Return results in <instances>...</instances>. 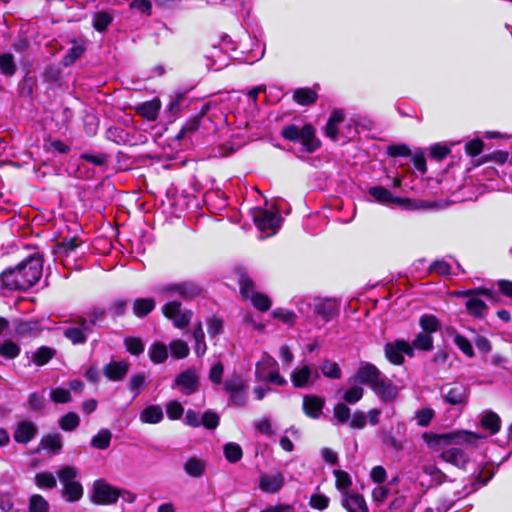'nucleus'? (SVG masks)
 Listing matches in <instances>:
<instances>
[{
	"label": "nucleus",
	"mask_w": 512,
	"mask_h": 512,
	"mask_svg": "<svg viewBox=\"0 0 512 512\" xmlns=\"http://www.w3.org/2000/svg\"><path fill=\"white\" fill-rule=\"evenodd\" d=\"M85 51L86 47L83 43H74L63 57V64L65 66L74 64L79 58L83 56Z\"/></svg>",
	"instance_id": "41"
},
{
	"label": "nucleus",
	"mask_w": 512,
	"mask_h": 512,
	"mask_svg": "<svg viewBox=\"0 0 512 512\" xmlns=\"http://www.w3.org/2000/svg\"><path fill=\"white\" fill-rule=\"evenodd\" d=\"M163 410L159 405H150L144 408L140 413L142 423L157 424L163 420Z\"/></svg>",
	"instance_id": "31"
},
{
	"label": "nucleus",
	"mask_w": 512,
	"mask_h": 512,
	"mask_svg": "<svg viewBox=\"0 0 512 512\" xmlns=\"http://www.w3.org/2000/svg\"><path fill=\"white\" fill-rule=\"evenodd\" d=\"M253 219L257 228L262 232H266L267 236L274 235L281 223V217L277 212L263 208L254 210Z\"/></svg>",
	"instance_id": "9"
},
{
	"label": "nucleus",
	"mask_w": 512,
	"mask_h": 512,
	"mask_svg": "<svg viewBox=\"0 0 512 512\" xmlns=\"http://www.w3.org/2000/svg\"><path fill=\"white\" fill-rule=\"evenodd\" d=\"M40 446L53 453H59L62 449V437L58 433L48 434L41 439Z\"/></svg>",
	"instance_id": "35"
},
{
	"label": "nucleus",
	"mask_w": 512,
	"mask_h": 512,
	"mask_svg": "<svg viewBox=\"0 0 512 512\" xmlns=\"http://www.w3.org/2000/svg\"><path fill=\"white\" fill-rule=\"evenodd\" d=\"M155 293L159 295H174L177 294L183 299H193L198 296L201 289L198 285L192 282H182L177 284H163L154 289Z\"/></svg>",
	"instance_id": "11"
},
{
	"label": "nucleus",
	"mask_w": 512,
	"mask_h": 512,
	"mask_svg": "<svg viewBox=\"0 0 512 512\" xmlns=\"http://www.w3.org/2000/svg\"><path fill=\"white\" fill-rule=\"evenodd\" d=\"M333 475L335 477V486L342 497L354 492L351 490L352 478L346 471L336 469L333 471Z\"/></svg>",
	"instance_id": "30"
},
{
	"label": "nucleus",
	"mask_w": 512,
	"mask_h": 512,
	"mask_svg": "<svg viewBox=\"0 0 512 512\" xmlns=\"http://www.w3.org/2000/svg\"><path fill=\"white\" fill-rule=\"evenodd\" d=\"M290 378L295 388H307L319 378V373L308 364H304L295 368Z\"/></svg>",
	"instance_id": "15"
},
{
	"label": "nucleus",
	"mask_w": 512,
	"mask_h": 512,
	"mask_svg": "<svg viewBox=\"0 0 512 512\" xmlns=\"http://www.w3.org/2000/svg\"><path fill=\"white\" fill-rule=\"evenodd\" d=\"M80 423L79 416L74 412H69L59 420V425L64 431L74 430Z\"/></svg>",
	"instance_id": "51"
},
{
	"label": "nucleus",
	"mask_w": 512,
	"mask_h": 512,
	"mask_svg": "<svg viewBox=\"0 0 512 512\" xmlns=\"http://www.w3.org/2000/svg\"><path fill=\"white\" fill-rule=\"evenodd\" d=\"M324 400L316 395H305L303 397V411L313 419H318L324 407Z\"/></svg>",
	"instance_id": "25"
},
{
	"label": "nucleus",
	"mask_w": 512,
	"mask_h": 512,
	"mask_svg": "<svg viewBox=\"0 0 512 512\" xmlns=\"http://www.w3.org/2000/svg\"><path fill=\"white\" fill-rule=\"evenodd\" d=\"M419 325L424 331L423 333L432 334L440 329V321L432 314H424L419 319Z\"/></svg>",
	"instance_id": "39"
},
{
	"label": "nucleus",
	"mask_w": 512,
	"mask_h": 512,
	"mask_svg": "<svg viewBox=\"0 0 512 512\" xmlns=\"http://www.w3.org/2000/svg\"><path fill=\"white\" fill-rule=\"evenodd\" d=\"M281 135L286 140L299 143L302 146V151L307 153L314 152L320 146L315 129L310 124L301 127L295 124L287 125L282 129Z\"/></svg>",
	"instance_id": "3"
},
{
	"label": "nucleus",
	"mask_w": 512,
	"mask_h": 512,
	"mask_svg": "<svg viewBox=\"0 0 512 512\" xmlns=\"http://www.w3.org/2000/svg\"><path fill=\"white\" fill-rule=\"evenodd\" d=\"M223 453L227 461L236 463L241 460L243 456L242 448L235 442L226 443L223 446Z\"/></svg>",
	"instance_id": "42"
},
{
	"label": "nucleus",
	"mask_w": 512,
	"mask_h": 512,
	"mask_svg": "<svg viewBox=\"0 0 512 512\" xmlns=\"http://www.w3.org/2000/svg\"><path fill=\"white\" fill-rule=\"evenodd\" d=\"M429 270L439 275H449L452 271V267L446 260H436L430 265Z\"/></svg>",
	"instance_id": "63"
},
{
	"label": "nucleus",
	"mask_w": 512,
	"mask_h": 512,
	"mask_svg": "<svg viewBox=\"0 0 512 512\" xmlns=\"http://www.w3.org/2000/svg\"><path fill=\"white\" fill-rule=\"evenodd\" d=\"M40 332V324L34 320L19 321L15 326V334L20 338L34 337Z\"/></svg>",
	"instance_id": "29"
},
{
	"label": "nucleus",
	"mask_w": 512,
	"mask_h": 512,
	"mask_svg": "<svg viewBox=\"0 0 512 512\" xmlns=\"http://www.w3.org/2000/svg\"><path fill=\"white\" fill-rule=\"evenodd\" d=\"M434 417V410L431 408H423L415 413L417 424L421 427H426L430 424Z\"/></svg>",
	"instance_id": "59"
},
{
	"label": "nucleus",
	"mask_w": 512,
	"mask_h": 512,
	"mask_svg": "<svg viewBox=\"0 0 512 512\" xmlns=\"http://www.w3.org/2000/svg\"><path fill=\"white\" fill-rule=\"evenodd\" d=\"M63 333L73 344H84L91 330L87 319L81 317L77 326L67 327Z\"/></svg>",
	"instance_id": "20"
},
{
	"label": "nucleus",
	"mask_w": 512,
	"mask_h": 512,
	"mask_svg": "<svg viewBox=\"0 0 512 512\" xmlns=\"http://www.w3.org/2000/svg\"><path fill=\"white\" fill-rule=\"evenodd\" d=\"M323 375L331 379H339L341 377V370L339 365L331 360H325L321 366Z\"/></svg>",
	"instance_id": "52"
},
{
	"label": "nucleus",
	"mask_w": 512,
	"mask_h": 512,
	"mask_svg": "<svg viewBox=\"0 0 512 512\" xmlns=\"http://www.w3.org/2000/svg\"><path fill=\"white\" fill-rule=\"evenodd\" d=\"M171 354L176 359L186 358L189 354L188 345L182 340H174L170 343Z\"/></svg>",
	"instance_id": "50"
},
{
	"label": "nucleus",
	"mask_w": 512,
	"mask_h": 512,
	"mask_svg": "<svg viewBox=\"0 0 512 512\" xmlns=\"http://www.w3.org/2000/svg\"><path fill=\"white\" fill-rule=\"evenodd\" d=\"M29 512H49V502L40 494H33L29 497Z\"/></svg>",
	"instance_id": "40"
},
{
	"label": "nucleus",
	"mask_w": 512,
	"mask_h": 512,
	"mask_svg": "<svg viewBox=\"0 0 512 512\" xmlns=\"http://www.w3.org/2000/svg\"><path fill=\"white\" fill-rule=\"evenodd\" d=\"M238 283L242 297L250 299L256 309L264 312L271 307L270 299L266 295L255 291L254 284L248 275L240 273Z\"/></svg>",
	"instance_id": "6"
},
{
	"label": "nucleus",
	"mask_w": 512,
	"mask_h": 512,
	"mask_svg": "<svg viewBox=\"0 0 512 512\" xmlns=\"http://www.w3.org/2000/svg\"><path fill=\"white\" fill-rule=\"evenodd\" d=\"M444 398L451 405L463 404L467 398V390L465 386L457 384L448 390Z\"/></svg>",
	"instance_id": "33"
},
{
	"label": "nucleus",
	"mask_w": 512,
	"mask_h": 512,
	"mask_svg": "<svg viewBox=\"0 0 512 512\" xmlns=\"http://www.w3.org/2000/svg\"><path fill=\"white\" fill-rule=\"evenodd\" d=\"M119 499V489L108 484L103 479H98L93 483L91 491V501L98 505H112Z\"/></svg>",
	"instance_id": "8"
},
{
	"label": "nucleus",
	"mask_w": 512,
	"mask_h": 512,
	"mask_svg": "<svg viewBox=\"0 0 512 512\" xmlns=\"http://www.w3.org/2000/svg\"><path fill=\"white\" fill-rule=\"evenodd\" d=\"M314 313L324 322H328L338 313L337 302L332 299H317L314 303Z\"/></svg>",
	"instance_id": "23"
},
{
	"label": "nucleus",
	"mask_w": 512,
	"mask_h": 512,
	"mask_svg": "<svg viewBox=\"0 0 512 512\" xmlns=\"http://www.w3.org/2000/svg\"><path fill=\"white\" fill-rule=\"evenodd\" d=\"M167 416L171 420H178L183 415L184 409L178 401H171L166 404Z\"/></svg>",
	"instance_id": "61"
},
{
	"label": "nucleus",
	"mask_w": 512,
	"mask_h": 512,
	"mask_svg": "<svg viewBox=\"0 0 512 512\" xmlns=\"http://www.w3.org/2000/svg\"><path fill=\"white\" fill-rule=\"evenodd\" d=\"M127 351L133 355H139L144 351V345L139 338L127 337L124 339Z\"/></svg>",
	"instance_id": "57"
},
{
	"label": "nucleus",
	"mask_w": 512,
	"mask_h": 512,
	"mask_svg": "<svg viewBox=\"0 0 512 512\" xmlns=\"http://www.w3.org/2000/svg\"><path fill=\"white\" fill-rule=\"evenodd\" d=\"M78 246H79V243L75 238L67 240V241H63L58 245L57 253L60 256H62V255L69 256L70 254L75 252V250L77 249Z\"/></svg>",
	"instance_id": "64"
},
{
	"label": "nucleus",
	"mask_w": 512,
	"mask_h": 512,
	"mask_svg": "<svg viewBox=\"0 0 512 512\" xmlns=\"http://www.w3.org/2000/svg\"><path fill=\"white\" fill-rule=\"evenodd\" d=\"M256 376L261 381H266L278 386L287 384V380L279 374L277 361L266 355L257 363Z\"/></svg>",
	"instance_id": "7"
},
{
	"label": "nucleus",
	"mask_w": 512,
	"mask_h": 512,
	"mask_svg": "<svg viewBox=\"0 0 512 512\" xmlns=\"http://www.w3.org/2000/svg\"><path fill=\"white\" fill-rule=\"evenodd\" d=\"M423 439L430 448L439 450L450 444H470L473 440L478 439V436L465 431L444 434L424 433Z\"/></svg>",
	"instance_id": "5"
},
{
	"label": "nucleus",
	"mask_w": 512,
	"mask_h": 512,
	"mask_svg": "<svg viewBox=\"0 0 512 512\" xmlns=\"http://www.w3.org/2000/svg\"><path fill=\"white\" fill-rule=\"evenodd\" d=\"M223 388L235 405L244 406L246 404L247 386L239 375L234 374L227 378Z\"/></svg>",
	"instance_id": "12"
},
{
	"label": "nucleus",
	"mask_w": 512,
	"mask_h": 512,
	"mask_svg": "<svg viewBox=\"0 0 512 512\" xmlns=\"http://www.w3.org/2000/svg\"><path fill=\"white\" fill-rule=\"evenodd\" d=\"M453 342L458 347V349L463 354H465L467 357H469V358L474 357L473 347H472L470 341L466 337L456 333L454 335Z\"/></svg>",
	"instance_id": "53"
},
{
	"label": "nucleus",
	"mask_w": 512,
	"mask_h": 512,
	"mask_svg": "<svg viewBox=\"0 0 512 512\" xmlns=\"http://www.w3.org/2000/svg\"><path fill=\"white\" fill-rule=\"evenodd\" d=\"M155 307V301L152 298H139L134 301L133 313L137 317H144Z\"/></svg>",
	"instance_id": "38"
},
{
	"label": "nucleus",
	"mask_w": 512,
	"mask_h": 512,
	"mask_svg": "<svg viewBox=\"0 0 512 512\" xmlns=\"http://www.w3.org/2000/svg\"><path fill=\"white\" fill-rule=\"evenodd\" d=\"M293 99L300 105H309L316 101L317 94L309 88H301L294 92Z\"/></svg>",
	"instance_id": "44"
},
{
	"label": "nucleus",
	"mask_w": 512,
	"mask_h": 512,
	"mask_svg": "<svg viewBox=\"0 0 512 512\" xmlns=\"http://www.w3.org/2000/svg\"><path fill=\"white\" fill-rule=\"evenodd\" d=\"M368 193L375 201L383 205L403 206L405 203L409 202L408 199L393 196L388 189L382 186L370 187Z\"/></svg>",
	"instance_id": "21"
},
{
	"label": "nucleus",
	"mask_w": 512,
	"mask_h": 512,
	"mask_svg": "<svg viewBox=\"0 0 512 512\" xmlns=\"http://www.w3.org/2000/svg\"><path fill=\"white\" fill-rule=\"evenodd\" d=\"M77 476L78 470L73 466H65L58 471L63 486L62 497L66 502H77L83 497V486L76 480Z\"/></svg>",
	"instance_id": "4"
},
{
	"label": "nucleus",
	"mask_w": 512,
	"mask_h": 512,
	"mask_svg": "<svg viewBox=\"0 0 512 512\" xmlns=\"http://www.w3.org/2000/svg\"><path fill=\"white\" fill-rule=\"evenodd\" d=\"M113 17L104 11L97 12L93 16V27L99 32L105 31L112 23Z\"/></svg>",
	"instance_id": "49"
},
{
	"label": "nucleus",
	"mask_w": 512,
	"mask_h": 512,
	"mask_svg": "<svg viewBox=\"0 0 512 512\" xmlns=\"http://www.w3.org/2000/svg\"><path fill=\"white\" fill-rule=\"evenodd\" d=\"M17 70L14 57L10 53L0 55V72L5 76H13Z\"/></svg>",
	"instance_id": "46"
},
{
	"label": "nucleus",
	"mask_w": 512,
	"mask_h": 512,
	"mask_svg": "<svg viewBox=\"0 0 512 512\" xmlns=\"http://www.w3.org/2000/svg\"><path fill=\"white\" fill-rule=\"evenodd\" d=\"M344 121V114L341 110H335L331 113L325 127V133L333 141H350L359 133L358 124L354 119H349L340 127Z\"/></svg>",
	"instance_id": "2"
},
{
	"label": "nucleus",
	"mask_w": 512,
	"mask_h": 512,
	"mask_svg": "<svg viewBox=\"0 0 512 512\" xmlns=\"http://www.w3.org/2000/svg\"><path fill=\"white\" fill-rule=\"evenodd\" d=\"M184 471L191 477H201L206 470V462L198 457H190L183 465Z\"/></svg>",
	"instance_id": "32"
},
{
	"label": "nucleus",
	"mask_w": 512,
	"mask_h": 512,
	"mask_svg": "<svg viewBox=\"0 0 512 512\" xmlns=\"http://www.w3.org/2000/svg\"><path fill=\"white\" fill-rule=\"evenodd\" d=\"M478 294L488 295L489 291L486 289H471L463 293V295L469 297L466 301L467 312L475 318H483L486 315L488 307L483 300L476 296Z\"/></svg>",
	"instance_id": "14"
},
{
	"label": "nucleus",
	"mask_w": 512,
	"mask_h": 512,
	"mask_svg": "<svg viewBox=\"0 0 512 512\" xmlns=\"http://www.w3.org/2000/svg\"><path fill=\"white\" fill-rule=\"evenodd\" d=\"M175 385L180 388L181 392L185 395H191L198 390L199 376L194 368H189L181 372L175 378Z\"/></svg>",
	"instance_id": "17"
},
{
	"label": "nucleus",
	"mask_w": 512,
	"mask_h": 512,
	"mask_svg": "<svg viewBox=\"0 0 512 512\" xmlns=\"http://www.w3.org/2000/svg\"><path fill=\"white\" fill-rule=\"evenodd\" d=\"M148 355L154 364H161L168 358V348L163 342H154L149 347Z\"/></svg>",
	"instance_id": "34"
},
{
	"label": "nucleus",
	"mask_w": 512,
	"mask_h": 512,
	"mask_svg": "<svg viewBox=\"0 0 512 512\" xmlns=\"http://www.w3.org/2000/svg\"><path fill=\"white\" fill-rule=\"evenodd\" d=\"M441 457L444 461L460 468H464L469 460L464 450L459 447H451L444 450L441 454Z\"/></svg>",
	"instance_id": "28"
},
{
	"label": "nucleus",
	"mask_w": 512,
	"mask_h": 512,
	"mask_svg": "<svg viewBox=\"0 0 512 512\" xmlns=\"http://www.w3.org/2000/svg\"><path fill=\"white\" fill-rule=\"evenodd\" d=\"M134 108L136 113L140 116L149 121H155L161 109V102L159 99L155 98L150 101L139 103Z\"/></svg>",
	"instance_id": "27"
},
{
	"label": "nucleus",
	"mask_w": 512,
	"mask_h": 512,
	"mask_svg": "<svg viewBox=\"0 0 512 512\" xmlns=\"http://www.w3.org/2000/svg\"><path fill=\"white\" fill-rule=\"evenodd\" d=\"M42 271L43 261L41 257L38 255L31 256L2 272L0 276L1 287L9 291H25L40 280Z\"/></svg>",
	"instance_id": "1"
},
{
	"label": "nucleus",
	"mask_w": 512,
	"mask_h": 512,
	"mask_svg": "<svg viewBox=\"0 0 512 512\" xmlns=\"http://www.w3.org/2000/svg\"><path fill=\"white\" fill-rule=\"evenodd\" d=\"M382 372L372 363H362L354 375V382L369 385L370 388L382 376Z\"/></svg>",
	"instance_id": "19"
},
{
	"label": "nucleus",
	"mask_w": 512,
	"mask_h": 512,
	"mask_svg": "<svg viewBox=\"0 0 512 512\" xmlns=\"http://www.w3.org/2000/svg\"><path fill=\"white\" fill-rule=\"evenodd\" d=\"M341 502L347 512H369L364 497L357 492L343 496Z\"/></svg>",
	"instance_id": "26"
},
{
	"label": "nucleus",
	"mask_w": 512,
	"mask_h": 512,
	"mask_svg": "<svg viewBox=\"0 0 512 512\" xmlns=\"http://www.w3.org/2000/svg\"><path fill=\"white\" fill-rule=\"evenodd\" d=\"M162 312L166 318L172 320L175 327L180 329L186 327L193 316V312L191 310H183L181 303L178 301L166 303L162 307Z\"/></svg>",
	"instance_id": "13"
},
{
	"label": "nucleus",
	"mask_w": 512,
	"mask_h": 512,
	"mask_svg": "<svg viewBox=\"0 0 512 512\" xmlns=\"http://www.w3.org/2000/svg\"><path fill=\"white\" fill-rule=\"evenodd\" d=\"M105 310L100 307H94L87 313V321L90 326V330L92 331V327L96 324L102 322L105 318Z\"/></svg>",
	"instance_id": "56"
},
{
	"label": "nucleus",
	"mask_w": 512,
	"mask_h": 512,
	"mask_svg": "<svg viewBox=\"0 0 512 512\" xmlns=\"http://www.w3.org/2000/svg\"><path fill=\"white\" fill-rule=\"evenodd\" d=\"M112 434L108 429H101L92 439L91 446L105 450L110 446Z\"/></svg>",
	"instance_id": "45"
},
{
	"label": "nucleus",
	"mask_w": 512,
	"mask_h": 512,
	"mask_svg": "<svg viewBox=\"0 0 512 512\" xmlns=\"http://www.w3.org/2000/svg\"><path fill=\"white\" fill-rule=\"evenodd\" d=\"M37 426L30 421H21L17 424L13 438L17 443L27 444L37 434Z\"/></svg>",
	"instance_id": "24"
},
{
	"label": "nucleus",
	"mask_w": 512,
	"mask_h": 512,
	"mask_svg": "<svg viewBox=\"0 0 512 512\" xmlns=\"http://www.w3.org/2000/svg\"><path fill=\"white\" fill-rule=\"evenodd\" d=\"M481 425L491 434H496L500 430L501 420L496 413L488 412L482 417Z\"/></svg>",
	"instance_id": "43"
},
{
	"label": "nucleus",
	"mask_w": 512,
	"mask_h": 512,
	"mask_svg": "<svg viewBox=\"0 0 512 512\" xmlns=\"http://www.w3.org/2000/svg\"><path fill=\"white\" fill-rule=\"evenodd\" d=\"M55 354V349L42 346L33 353L32 362L37 366H43L47 364L55 356Z\"/></svg>",
	"instance_id": "37"
},
{
	"label": "nucleus",
	"mask_w": 512,
	"mask_h": 512,
	"mask_svg": "<svg viewBox=\"0 0 512 512\" xmlns=\"http://www.w3.org/2000/svg\"><path fill=\"white\" fill-rule=\"evenodd\" d=\"M285 483L282 472L262 473L259 476V489L265 493H277Z\"/></svg>",
	"instance_id": "18"
},
{
	"label": "nucleus",
	"mask_w": 512,
	"mask_h": 512,
	"mask_svg": "<svg viewBox=\"0 0 512 512\" xmlns=\"http://www.w3.org/2000/svg\"><path fill=\"white\" fill-rule=\"evenodd\" d=\"M411 346L413 349L430 351L433 348V337L429 334L420 332L415 336Z\"/></svg>",
	"instance_id": "47"
},
{
	"label": "nucleus",
	"mask_w": 512,
	"mask_h": 512,
	"mask_svg": "<svg viewBox=\"0 0 512 512\" xmlns=\"http://www.w3.org/2000/svg\"><path fill=\"white\" fill-rule=\"evenodd\" d=\"M386 359L393 365H402L405 356L413 357L414 350L411 344L405 340H395L388 342L384 346Z\"/></svg>",
	"instance_id": "10"
},
{
	"label": "nucleus",
	"mask_w": 512,
	"mask_h": 512,
	"mask_svg": "<svg viewBox=\"0 0 512 512\" xmlns=\"http://www.w3.org/2000/svg\"><path fill=\"white\" fill-rule=\"evenodd\" d=\"M145 382L146 376L143 373L135 374L130 378L128 387L134 393V398L140 394Z\"/></svg>",
	"instance_id": "58"
},
{
	"label": "nucleus",
	"mask_w": 512,
	"mask_h": 512,
	"mask_svg": "<svg viewBox=\"0 0 512 512\" xmlns=\"http://www.w3.org/2000/svg\"><path fill=\"white\" fill-rule=\"evenodd\" d=\"M50 397L55 403H68L71 401L70 391L64 388H55L50 391Z\"/></svg>",
	"instance_id": "62"
},
{
	"label": "nucleus",
	"mask_w": 512,
	"mask_h": 512,
	"mask_svg": "<svg viewBox=\"0 0 512 512\" xmlns=\"http://www.w3.org/2000/svg\"><path fill=\"white\" fill-rule=\"evenodd\" d=\"M220 418L217 413L212 410L206 411L202 415L201 425L207 429H215L219 425Z\"/></svg>",
	"instance_id": "60"
},
{
	"label": "nucleus",
	"mask_w": 512,
	"mask_h": 512,
	"mask_svg": "<svg viewBox=\"0 0 512 512\" xmlns=\"http://www.w3.org/2000/svg\"><path fill=\"white\" fill-rule=\"evenodd\" d=\"M34 483L39 489H53L57 486L56 477L48 471L36 473Z\"/></svg>",
	"instance_id": "36"
},
{
	"label": "nucleus",
	"mask_w": 512,
	"mask_h": 512,
	"mask_svg": "<svg viewBox=\"0 0 512 512\" xmlns=\"http://www.w3.org/2000/svg\"><path fill=\"white\" fill-rule=\"evenodd\" d=\"M377 397L386 403L393 402L399 393V389L386 376L382 375L371 387Z\"/></svg>",
	"instance_id": "16"
},
{
	"label": "nucleus",
	"mask_w": 512,
	"mask_h": 512,
	"mask_svg": "<svg viewBox=\"0 0 512 512\" xmlns=\"http://www.w3.org/2000/svg\"><path fill=\"white\" fill-rule=\"evenodd\" d=\"M130 368L127 360H112L103 367L104 376L111 381H121L125 378Z\"/></svg>",
	"instance_id": "22"
},
{
	"label": "nucleus",
	"mask_w": 512,
	"mask_h": 512,
	"mask_svg": "<svg viewBox=\"0 0 512 512\" xmlns=\"http://www.w3.org/2000/svg\"><path fill=\"white\" fill-rule=\"evenodd\" d=\"M20 351V346L12 340H5L0 344V355L6 359L16 358Z\"/></svg>",
	"instance_id": "48"
},
{
	"label": "nucleus",
	"mask_w": 512,
	"mask_h": 512,
	"mask_svg": "<svg viewBox=\"0 0 512 512\" xmlns=\"http://www.w3.org/2000/svg\"><path fill=\"white\" fill-rule=\"evenodd\" d=\"M200 127V119L199 117H193L186 121V123L182 126L177 138H185L188 135L194 133Z\"/></svg>",
	"instance_id": "54"
},
{
	"label": "nucleus",
	"mask_w": 512,
	"mask_h": 512,
	"mask_svg": "<svg viewBox=\"0 0 512 512\" xmlns=\"http://www.w3.org/2000/svg\"><path fill=\"white\" fill-rule=\"evenodd\" d=\"M363 393L362 387L354 385L345 391L343 399L349 404H355L361 400Z\"/></svg>",
	"instance_id": "55"
}]
</instances>
